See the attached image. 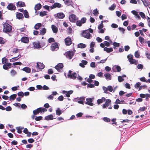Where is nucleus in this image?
<instances>
[{"label": "nucleus", "mask_w": 150, "mask_h": 150, "mask_svg": "<svg viewBox=\"0 0 150 150\" xmlns=\"http://www.w3.org/2000/svg\"><path fill=\"white\" fill-rule=\"evenodd\" d=\"M3 31L4 32L8 33H11L12 30V26L7 23L3 24Z\"/></svg>", "instance_id": "f257e3e1"}, {"label": "nucleus", "mask_w": 150, "mask_h": 150, "mask_svg": "<svg viewBox=\"0 0 150 150\" xmlns=\"http://www.w3.org/2000/svg\"><path fill=\"white\" fill-rule=\"evenodd\" d=\"M75 51H76L74 50V51H67L65 52L64 55L67 58H69V59H71L74 56Z\"/></svg>", "instance_id": "f03ea898"}, {"label": "nucleus", "mask_w": 150, "mask_h": 150, "mask_svg": "<svg viewBox=\"0 0 150 150\" xmlns=\"http://www.w3.org/2000/svg\"><path fill=\"white\" fill-rule=\"evenodd\" d=\"M82 36L84 38L88 39H89L90 37L91 36L90 33L88 30H86L83 32L82 33Z\"/></svg>", "instance_id": "7ed1b4c3"}, {"label": "nucleus", "mask_w": 150, "mask_h": 150, "mask_svg": "<svg viewBox=\"0 0 150 150\" xmlns=\"http://www.w3.org/2000/svg\"><path fill=\"white\" fill-rule=\"evenodd\" d=\"M51 48L52 51L57 50L59 49L57 43L56 42L53 43L51 45Z\"/></svg>", "instance_id": "20e7f679"}, {"label": "nucleus", "mask_w": 150, "mask_h": 150, "mask_svg": "<svg viewBox=\"0 0 150 150\" xmlns=\"http://www.w3.org/2000/svg\"><path fill=\"white\" fill-rule=\"evenodd\" d=\"M6 8L8 9L11 11L15 10L16 8L15 5L13 3H9Z\"/></svg>", "instance_id": "39448f33"}, {"label": "nucleus", "mask_w": 150, "mask_h": 150, "mask_svg": "<svg viewBox=\"0 0 150 150\" xmlns=\"http://www.w3.org/2000/svg\"><path fill=\"white\" fill-rule=\"evenodd\" d=\"M72 71L69 70V71L68 74V77L72 79H75L76 78V73L74 72L72 74H71Z\"/></svg>", "instance_id": "423d86ee"}, {"label": "nucleus", "mask_w": 150, "mask_h": 150, "mask_svg": "<svg viewBox=\"0 0 150 150\" xmlns=\"http://www.w3.org/2000/svg\"><path fill=\"white\" fill-rule=\"evenodd\" d=\"M21 42L27 44L29 42V38L26 36L22 37L21 39Z\"/></svg>", "instance_id": "0eeeda50"}, {"label": "nucleus", "mask_w": 150, "mask_h": 150, "mask_svg": "<svg viewBox=\"0 0 150 150\" xmlns=\"http://www.w3.org/2000/svg\"><path fill=\"white\" fill-rule=\"evenodd\" d=\"M69 18L70 21L72 22H75L76 20V16L74 14H72L69 16Z\"/></svg>", "instance_id": "6e6552de"}, {"label": "nucleus", "mask_w": 150, "mask_h": 150, "mask_svg": "<svg viewBox=\"0 0 150 150\" xmlns=\"http://www.w3.org/2000/svg\"><path fill=\"white\" fill-rule=\"evenodd\" d=\"M86 101L85 102V103L86 104L90 106L93 105V103L92 102L93 99L91 98H86Z\"/></svg>", "instance_id": "1a4fd4ad"}, {"label": "nucleus", "mask_w": 150, "mask_h": 150, "mask_svg": "<svg viewBox=\"0 0 150 150\" xmlns=\"http://www.w3.org/2000/svg\"><path fill=\"white\" fill-rule=\"evenodd\" d=\"M105 104L103 105V107L104 108H107V107H108L109 105L111 104V100L109 99L105 100Z\"/></svg>", "instance_id": "9d476101"}, {"label": "nucleus", "mask_w": 150, "mask_h": 150, "mask_svg": "<svg viewBox=\"0 0 150 150\" xmlns=\"http://www.w3.org/2000/svg\"><path fill=\"white\" fill-rule=\"evenodd\" d=\"M64 41L65 42L66 45L67 46H69L72 43L71 39L69 37H68L65 38Z\"/></svg>", "instance_id": "9b49d317"}, {"label": "nucleus", "mask_w": 150, "mask_h": 150, "mask_svg": "<svg viewBox=\"0 0 150 150\" xmlns=\"http://www.w3.org/2000/svg\"><path fill=\"white\" fill-rule=\"evenodd\" d=\"M61 7V5L60 3H55L53 5L50 6V8L51 9H53L56 7L59 8Z\"/></svg>", "instance_id": "f8f14e48"}, {"label": "nucleus", "mask_w": 150, "mask_h": 150, "mask_svg": "<svg viewBox=\"0 0 150 150\" xmlns=\"http://www.w3.org/2000/svg\"><path fill=\"white\" fill-rule=\"evenodd\" d=\"M37 67L40 69H43L45 67V65L43 63L38 62L37 63Z\"/></svg>", "instance_id": "ddd939ff"}, {"label": "nucleus", "mask_w": 150, "mask_h": 150, "mask_svg": "<svg viewBox=\"0 0 150 150\" xmlns=\"http://www.w3.org/2000/svg\"><path fill=\"white\" fill-rule=\"evenodd\" d=\"M65 16V14L62 12L58 13L57 14V17L59 19H63Z\"/></svg>", "instance_id": "4468645a"}, {"label": "nucleus", "mask_w": 150, "mask_h": 150, "mask_svg": "<svg viewBox=\"0 0 150 150\" xmlns=\"http://www.w3.org/2000/svg\"><path fill=\"white\" fill-rule=\"evenodd\" d=\"M64 67L63 64L62 63L58 64L57 65L55 66V68L58 71L60 69H62Z\"/></svg>", "instance_id": "2eb2a0df"}, {"label": "nucleus", "mask_w": 150, "mask_h": 150, "mask_svg": "<svg viewBox=\"0 0 150 150\" xmlns=\"http://www.w3.org/2000/svg\"><path fill=\"white\" fill-rule=\"evenodd\" d=\"M33 45L37 49L40 48L41 47L40 43L39 42H33Z\"/></svg>", "instance_id": "dca6fc26"}, {"label": "nucleus", "mask_w": 150, "mask_h": 150, "mask_svg": "<svg viewBox=\"0 0 150 150\" xmlns=\"http://www.w3.org/2000/svg\"><path fill=\"white\" fill-rule=\"evenodd\" d=\"M16 6L17 7H21L25 6V5L24 2L22 1H18L16 3Z\"/></svg>", "instance_id": "f3484780"}, {"label": "nucleus", "mask_w": 150, "mask_h": 150, "mask_svg": "<svg viewBox=\"0 0 150 150\" xmlns=\"http://www.w3.org/2000/svg\"><path fill=\"white\" fill-rule=\"evenodd\" d=\"M54 119L53 116L50 114L45 117L44 119L46 120H52Z\"/></svg>", "instance_id": "a211bd4d"}, {"label": "nucleus", "mask_w": 150, "mask_h": 150, "mask_svg": "<svg viewBox=\"0 0 150 150\" xmlns=\"http://www.w3.org/2000/svg\"><path fill=\"white\" fill-rule=\"evenodd\" d=\"M104 76L107 80H110L111 79V75L110 74L107 73L104 74Z\"/></svg>", "instance_id": "6ab92c4d"}, {"label": "nucleus", "mask_w": 150, "mask_h": 150, "mask_svg": "<svg viewBox=\"0 0 150 150\" xmlns=\"http://www.w3.org/2000/svg\"><path fill=\"white\" fill-rule=\"evenodd\" d=\"M42 6L41 5L40 3H38L35 5L34 7V9L35 11V12H37V10H39Z\"/></svg>", "instance_id": "aec40b11"}, {"label": "nucleus", "mask_w": 150, "mask_h": 150, "mask_svg": "<svg viewBox=\"0 0 150 150\" xmlns=\"http://www.w3.org/2000/svg\"><path fill=\"white\" fill-rule=\"evenodd\" d=\"M51 28L53 32L54 33H56L58 31V28L56 26L54 25H52L51 26Z\"/></svg>", "instance_id": "412c9836"}, {"label": "nucleus", "mask_w": 150, "mask_h": 150, "mask_svg": "<svg viewBox=\"0 0 150 150\" xmlns=\"http://www.w3.org/2000/svg\"><path fill=\"white\" fill-rule=\"evenodd\" d=\"M66 5L68 6L71 5L72 4V2L71 0H63Z\"/></svg>", "instance_id": "4be33fe9"}, {"label": "nucleus", "mask_w": 150, "mask_h": 150, "mask_svg": "<svg viewBox=\"0 0 150 150\" xmlns=\"http://www.w3.org/2000/svg\"><path fill=\"white\" fill-rule=\"evenodd\" d=\"M41 108H39L33 110V114H34V115H37L40 112H41Z\"/></svg>", "instance_id": "5701e85b"}, {"label": "nucleus", "mask_w": 150, "mask_h": 150, "mask_svg": "<svg viewBox=\"0 0 150 150\" xmlns=\"http://www.w3.org/2000/svg\"><path fill=\"white\" fill-rule=\"evenodd\" d=\"M145 6H147L150 5V2L147 0H141Z\"/></svg>", "instance_id": "b1692460"}, {"label": "nucleus", "mask_w": 150, "mask_h": 150, "mask_svg": "<svg viewBox=\"0 0 150 150\" xmlns=\"http://www.w3.org/2000/svg\"><path fill=\"white\" fill-rule=\"evenodd\" d=\"M46 33V29L45 28H42L40 31V34L43 35H44Z\"/></svg>", "instance_id": "393cba45"}, {"label": "nucleus", "mask_w": 150, "mask_h": 150, "mask_svg": "<svg viewBox=\"0 0 150 150\" xmlns=\"http://www.w3.org/2000/svg\"><path fill=\"white\" fill-rule=\"evenodd\" d=\"M105 98L104 97H102L101 99H98L97 100V103L98 105L102 103L103 101L105 100Z\"/></svg>", "instance_id": "a878e982"}, {"label": "nucleus", "mask_w": 150, "mask_h": 150, "mask_svg": "<svg viewBox=\"0 0 150 150\" xmlns=\"http://www.w3.org/2000/svg\"><path fill=\"white\" fill-rule=\"evenodd\" d=\"M104 50L106 51L108 53H110L113 51V49L112 48H108L107 47H105L104 48Z\"/></svg>", "instance_id": "bb28decb"}, {"label": "nucleus", "mask_w": 150, "mask_h": 150, "mask_svg": "<svg viewBox=\"0 0 150 150\" xmlns=\"http://www.w3.org/2000/svg\"><path fill=\"white\" fill-rule=\"evenodd\" d=\"M16 17L19 19H21L24 18L23 14L20 13H19L16 14Z\"/></svg>", "instance_id": "cd10ccee"}, {"label": "nucleus", "mask_w": 150, "mask_h": 150, "mask_svg": "<svg viewBox=\"0 0 150 150\" xmlns=\"http://www.w3.org/2000/svg\"><path fill=\"white\" fill-rule=\"evenodd\" d=\"M6 40L4 38L0 37V44H5Z\"/></svg>", "instance_id": "c85d7f7f"}, {"label": "nucleus", "mask_w": 150, "mask_h": 150, "mask_svg": "<svg viewBox=\"0 0 150 150\" xmlns=\"http://www.w3.org/2000/svg\"><path fill=\"white\" fill-rule=\"evenodd\" d=\"M112 70H114V69H116L117 72H119L121 70V68L120 66H115L112 68Z\"/></svg>", "instance_id": "c756f323"}, {"label": "nucleus", "mask_w": 150, "mask_h": 150, "mask_svg": "<svg viewBox=\"0 0 150 150\" xmlns=\"http://www.w3.org/2000/svg\"><path fill=\"white\" fill-rule=\"evenodd\" d=\"M64 93H67L66 94V96L67 97H70V95L72 94L73 93V91H68L67 92L65 91H63Z\"/></svg>", "instance_id": "7c9ffc66"}, {"label": "nucleus", "mask_w": 150, "mask_h": 150, "mask_svg": "<svg viewBox=\"0 0 150 150\" xmlns=\"http://www.w3.org/2000/svg\"><path fill=\"white\" fill-rule=\"evenodd\" d=\"M23 70L27 73H29L31 71V69L28 67H25L23 69Z\"/></svg>", "instance_id": "2f4dec72"}, {"label": "nucleus", "mask_w": 150, "mask_h": 150, "mask_svg": "<svg viewBox=\"0 0 150 150\" xmlns=\"http://www.w3.org/2000/svg\"><path fill=\"white\" fill-rule=\"evenodd\" d=\"M41 26V24L40 23H37L34 26V28L36 30H38Z\"/></svg>", "instance_id": "473e14b6"}, {"label": "nucleus", "mask_w": 150, "mask_h": 150, "mask_svg": "<svg viewBox=\"0 0 150 150\" xmlns=\"http://www.w3.org/2000/svg\"><path fill=\"white\" fill-rule=\"evenodd\" d=\"M23 14L24 15V17L26 18H29V15L28 13L26 10H25L23 12Z\"/></svg>", "instance_id": "72a5a7b5"}, {"label": "nucleus", "mask_w": 150, "mask_h": 150, "mask_svg": "<svg viewBox=\"0 0 150 150\" xmlns=\"http://www.w3.org/2000/svg\"><path fill=\"white\" fill-rule=\"evenodd\" d=\"M16 94H13L9 97V99L10 100H14L16 98Z\"/></svg>", "instance_id": "f704fd0d"}, {"label": "nucleus", "mask_w": 150, "mask_h": 150, "mask_svg": "<svg viewBox=\"0 0 150 150\" xmlns=\"http://www.w3.org/2000/svg\"><path fill=\"white\" fill-rule=\"evenodd\" d=\"M78 47L80 48H83L86 47V45L83 43H81L78 44Z\"/></svg>", "instance_id": "c9c22d12"}, {"label": "nucleus", "mask_w": 150, "mask_h": 150, "mask_svg": "<svg viewBox=\"0 0 150 150\" xmlns=\"http://www.w3.org/2000/svg\"><path fill=\"white\" fill-rule=\"evenodd\" d=\"M47 15V12L45 11H40L39 13L40 16L41 17Z\"/></svg>", "instance_id": "e433bc0d"}, {"label": "nucleus", "mask_w": 150, "mask_h": 150, "mask_svg": "<svg viewBox=\"0 0 150 150\" xmlns=\"http://www.w3.org/2000/svg\"><path fill=\"white\" fill-rule=\"evenodd\" d=\"M56 115H60L62 113V112L59 108H58L56 110Z\"/></svg>", "instance_id": "4c0bfd02"}, {"label": "nucleus", "mask_w": 150, "mask_h": 150, "mask_svg": "<svg viewBox=\"0 0 150 150\" xmlns=\"http://www.w3.org/2000/svg\"><path fill=\"white\" fill-rule=\"evenodd\" d=\"M127 57L129 61L130 62H131V60H133V56L132 54H129L127 56Z\"/></svg>", "instance_id": "58836bf2"}, {"label": "nucleus", "mask_w": 150, "mask_h": 150, "mask_svg": "<svg viewBox=\"0 0 150 150\" xmlns=\"http://www.w3.org/2000/svg\"><path fill=\"white\" fill-rule=\"evenodd\" d=\"M139 41L141 43H144V39L141 36H140L139 38Z\"/></svg>", "instance_id": "ea45409f"}, {"label": "nucleus", "mask_w": 150, "mask_h": 150, "mask_svg": "<svg viewBox=\"0 0 150 150\" xmlns=\"http://www.w3.org/2000/svg\"><path fill=\"white\" fill-rule=\"evenodd\" d=\"M130 63L131 64H138V62L135 59H133V60H131V62H130Z\"/></svg>", "instance_id": "a19ab883"}, {"label": "nucleus", "mask_w": 150, "mask_h": 150, "mask_svg": "<svg viewBox=\"0 0 150 150\" xmlns=\"http://www.w3.org/2000/svg\"><path fill=\"white\" fill-rule=\"evenodd\" d=\"M116 7V5L115 4H113L109 8L110 10L111 11H113L114 10L115 7Z\"/></svg>", "instance_id": "79ce46f5"}, {"label": "nucleus", "mask_w": 150, "mask_h": 150, "mask_svg": "<svg viewBox=\"0 0 150 150\" xmlns=\"http://www.w3.org/2000/svg\"><path fill=\"white\" fill-rule=\"evenodd\" d=\"M93 14H94L95 16L97 15L99 13L97 8H96L95 10H93Z\"/></svg>", "instance_id": "37998d69"}, {"label": "nucleus", "mask_w": 150, "mask_h": 150, "mask_svg": "<svg viewBox=\"0 0 150 150\" xmlns=\"http://www.w3.org/2000/svg\"><path fill=\"white\" fill-rule=\"evenodd\" d=\"M11 74L12 76H14L16 74V72L14 69H12L10 71Z\"/></svg>", "instance_id": "c03bdc74"}, {"label": "nucleus", "mask_w": 150, "mask_h": 150, "mask_svg": "<svg viewBox=\"0 0 150 150\" xmlns=\"http://www.w3.org/2000/svg\"><path fill=\"white\" fill-rule=\"evenodd\" d=\"M55 40L54 38H50L48 39V41L49 43H51L52 42H54Z\"/></svg>", "instance_id": "a18cd8bd"}, {"label": "nucleus", "mask_w": 150, "mask_h": 150, "mask_svg": "<svg viewBox=\"0 0 150 150\" xmlns=\"http://www.w3.org/2000/svg\"><path fill=\"white\" fill-rule=\"evenodd\" d=\"M82 23L80 21L78 20L76 22V25L79 26H81L82 25Z\"/></svg>", "instance_id": "49530a36"}, {"label": "nucleus", "mask_w": 150, "mask_h": 150, "mask_svg": "<svg viewBox=\"0 0 150 150\" xmlns=\"http://www.w3.org/2000/svg\"><path fill=\"white\" fill-rule=\"evenodd\" d=\"M7 60L8 59L5 57L2 58V63L3 64H5Z\"/></svg>", "instance_id": "de8ad7c7"}, {"label": "nucleus", "mask_w": 150, "mask_h": 150, "mask_svg": "<svg viewBox=\"0 0 150 150\" xmlns=\"http://www.w3.org/2000/svg\"><path fill=\"white\" fill-rule=\"evenodd\" d=\"M42 117L41 116L36 117L35 118V120L36 121H38L41 120L42 119Z\"/></svg>", "instance_id": "09e8293b"}, {"label": "nucleus", "mask_w": 150, "mask_h": 150, "mask_svg": "<svg viewBox=\"0 0 150 150\" xmlns=\"http://www.w3.org/2000/svg\"><path fill=\"white\" fill-rule=\"evenodd\" d=\"M17 94L18 96H21L22 97H23L24 96V93L22 91L19 92Z\"/></svg>", "instance_id": "8fccbe9b"}, {"label": "nucleus", "mask_w": 150, "mask_h": 150, "mask_svg": "<svg viewBox=\"0 0 150 150\" xmlns=\"http://www.w3.org/2000/svg\"><path fill=\"white\" fill-rule=\"evenodd\" d=\"M139 15L143 18H144L146 17V16L145 14L142 12H139Z\"/></svg>", "instance_id": "3c124183"}, {"label": "nucleus", "mask_w": 150, "mask_h": 150, "mask_svg": "<svg viewBox=\"0 0 150 150\" xmlns=\"http://www.w3.org/2000/svg\"><path fill=\"white\" fill-rule=\"evenodd\" d=\"M118 79L119 82H121L124 80V79H123L122 77L120 76H118Z\"/></svg>", "instance_id": "603ef678"}, {"label": "nucleus", "mask_w": 150, "mask_h": 150, "mask_svg": "<svg viewBox=\"0 0 150 150\" xmlns=\"http://www.w3.org/2000/svg\"><path fill=\"white\" fill-rule=\"evenodd\" d=\"M19 56V55L18 57H14V58H12L11 59H10V61L14 62V61H16L17 60H18V59H19V58H19H18V57Z\"/></svg>", "instance_id": "864d4df0"}, {"label": "nucleus", "mask_w": 150, "mask_h": 150, "mask_svg": "<svg viewBox=\"0 0 150 150\" xmlns=\"http://www.w3.org/2000/svg\"><path fill=\"white\" fill-rule=\"evenodd\" d=\"M16 129L17 130V132L19 133V134H21V133L22 132V130H21V129H20V127H17L16 128Z\"/></svg>", "instance_id": "5fc2aeb1"}, {"label": "nucleus", "mask_w": 150, "mask_h": 150, "mask_svg": "<svg viewBox=\"0 0 150 150\" xmlns=\"http://www.w3.org/2000/svg\"><path fill=\"white\" fill-rule=\"evenodd\" d=\"M134 56L135 57L137 58H138L139 57L140 55L138 51H136L135 52Z\"/></svg>", "instance_id": "6e6d98bb"}, {"label": "nucleus", "mask_w": 150, "mask_h": 150, "mask_svg": "<svg viewBox=\"0 0 150 150\" xmlns=\"http://www.w3.org/2000/svg\"><path fill=\"white\" fill-rule=\"evenodd\" d=\"M141 83L140 82H138L135 85V87L136 88H139Z\"/></svg>", "instance_id": "4d7b16f0"}, {"label": "nucleus", "mask_w": 150, "mask_h": 150, "mask_svg": "<svg viewBox=\"0 0 150 150\" xmlns=\"http://www.w3.org/2000/svg\"><path fill=\"white\" fill-rule=\"evenodd\" d=\"M86 18L85 17H83L81 19V21L82 23H84L86 22Z\"/></svg>", "instance_id": "13d9d810"}, {"label": "nucleus", "mask_w": 150, "mask_h": 150, "mask_svg": "<svg viewBox=\"0 0 150 150\" xmlns=\"http://www.w3.org/2000/svg\"><path fill=\"white\" fill-rule=\"evenodd\" d=\"M137 67L139 69H143V66L141 64H139L138 65Z\"/></svg>", "instance_id": "bf43d9fd"}, {"label": "nucleus", "mask_w": 150, "mask_h": 150, "mask_svg": "<svg viewBox=\"0 0 150 150\" xmlns=\"http://www.w3.org/2000/svg\"><path fill=\"white\" fill-rule=\"evenodd\" d=\"M146 108L145 107H141L139 108V111L141 112L143 111L146 110Z\"/></svg>", "instance_id": "052dcab7"}, {"label": "nucleus", "mask_w": 150, "mask_h": 150, "mask_svg": "<svg viewBox=\"0 0 150 150\" xmlns=\"http://www.w3.org/2000/svg\"><path fill=\"white\" fill-rule=\"evenodd\" d=\"M28 142L30 143H32L34 142V140L33 138H30L28 140Z\"/></svg>", "instance_id": "680f3d73"}, {"label": "nucleus", "mask_w": 150, "mask_h": 150, "mask_svg": "<svg viewBox=\"0 0 150 150\" xmlns=\"http://www.w3.org/2000/svg\"><path fill=\"white\" fill-rule=\"evenodd\" d=\"M108 90L110 92H112L113 90L112 87L110 86H108Z\"/></svg>", "instance_id": "e2e57ef3"}, {"label": "nucleus", "mask_w": 150, "mask_h": 150, "mask_svg": "<svg viewBox=\"0 0 150 150\" xmlns=\"http://www.w3.org/2000/svg\"><path fill=\"white\" fill-rule=\"evenodd\" d=\"M140 80L142 82H146V80L145 78L144 77H143L140 78Z\"/></svg>", "instance_id": "0e129e2a"}, {"label": "nucleus", "mask_w": 150, "mask_h": 150, "mask_svg": "<svg viewBox=\"0 0 150 150\" xmlns=\"http://www.w3.org/2000/svg\"><path fill=\"white\" fill-rule=\"evenodd\" d=\"M113 45L115 47H118L120 46L119 43L116 42H114L113 43Z\"/></svg>", "instance_id": "69168bd1"}, {"label": "nucleus", "mask_w": 150, "mask_h": 150, "mask_svg": "<svg viewBox=\"0 0 150 150\" xmlns=\"http://www.w3.org/2000/svg\"><path fill=\"white\" fill-rule=\"evenodd\" d=\"M63 99L64 97L63 96H59L58 98V100L60 101H62L63 100Z\"/></svg>", "instance_id": "338daca9"}, {"label": "nucleus", "mask_w": 150, "mask_h": 150, "mask_svg": "<svg viewBox=\"0 0 150 150\" xmlns=\"http://www.w3.org/2000/svg\"><path fill=\"white\" fill-rule=\"evenodd\" d=\"M105 69L107 71H109L111 70V68L108 66H106L105 68Z\"/></svg>", "instance_id": "774afa93"}]
</instances>
